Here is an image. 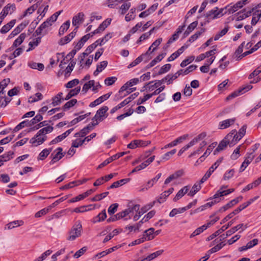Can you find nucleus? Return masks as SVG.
<instances>
[{"label":"nucleus","instance_id":"nucleus-1","mask_svg":"<svg viewBox=\"0 0 261 261\" xmlns=\"http://www.w3.org/2000/svg\"><path fill=\"white\" fill-rule=\"evenodd\" d=\"M243 2H237L233 6L228 5L224 8L219 9L217 7L208 12L207 16H223L225 15H231L238 11L239 8L243 7Z\"/></svg>","mask_w":261,"mask_h":261},{"label":"nucleus","instance_id":"nucleus-2","mask_svg":"<svg viewBox=\"0 0 261 261\" xmlns=\"http://www.w3.org/2000/svg\"><path fill=\"white\" fill-rule=\"evenodd\" d=\"M54 127L51 126H48L40 129L36 135L31 138L30 143L35 146H37L42 144L46 139V134L53 132Z\"/></svg>","mask_w":261,"mask_h":261},{"label":"nucleus","instance_id":"nucleus-3","mask_svg":"<svg viewBox=\"0 0 261 261\" xmlns=\"http://www.w3.org/2000/svg\"><path fill=\"white\" fill-rule=\"evenodd\" d=\"M82 226L80 221L77 222L68 232L67 240L74 241L82 235Z\"/></svg>","mask_w":261,"mask_h":261},{"label":"nucleus","instance_id":"nucleus-4","mask_svg":"<svg viewBox=\"0 0 261 261\" xmlns=\"http://www.w3.org/2000/svg\"><path fill=\"white\" fill-rule=\"evenodd\" d=\"M140 205L138 204H135L132 201H129L127 205V208L121 212V217L123 218L129 216V219L131 218V216L134 214L136 211L139 210Z\"/></svg>","mask_w":261,"mask_h":261},{"label":"nucleus","instance_id":"nucleus-5","mask_svg":"<svg viewBox=\"0 0 261 261\" xmlns=\"http://www.w3.org/2000/svg\"><path fill=\"white\" fill-rule=\"evenodd\" d=\"M261 3L257 5L251 10L247 12V14L244 13V12L240 11L238 13L240 16H249L252 15L253 16H261Z\"/></svg>","mask_w":261,"mask_h":261},{"label":"nucleus","instance_id":"nucleus-6","mask_svg":"<svg viewBox=\"0 0 261 261\" xmlns=\"http://www.w3.org/2000/svg\"><path fill=\"white\" fill-rule=\"evenodd\" d=\"M231 135H226V137L220 142L218 147L214 151V154H216L218 152L224 150L227 145H230Z\"/></svg>","mask_w":261,"mask_h":261},{"label":"nucleus","instance_id":"nucleus-7","mask_svg":"<svg viewBox=\"0 0 261 261\" xmlns=\"http://www.w3.org/2000/svg\"><path fill=\"white\" fill-rule=\"evenodd\" d=\"M109 108L107 106H103L96 112L94 116V118L102 121L103 119L107 117L108 114L107 112L108 111Z\"/></svg>","mask_w":261,"mask_h":261},{"label":"nucleus","instance_id":"nucleus-8","mask_svg":"<svg viewBox=\"0 0 261 261\" xmlns=\"http://www.w3.org/2000/svg\"><path fill=\"white\" fill-rule=\"evenodd\" d=\"M243 199V197L242 196H240L238 197H237L235 199H232L230 201H229L228 203H227L226 205H224L223 206L221 207L218 211L219 212H223L226 211L227 210L231 208L233 205L238 203L239 202L241 201Z\"/></svg>","mask_w":261,"mask_h":261},{"label":"nucleus","instance_id":"nucleus-9","mask_svg":"<svg viewBox=\"0 0 261 261\" xmlns=\"http://www.w3.org/2000/svg\"><path fill=\"white\" fill-rule=\"evenodd\" d=\"M234 220H232L229 221L226 225H223L220 229L217 230L215 233L211 235L207 239L208 240H212L217 236H219L222 232L224 231L225 230L228 229L230 226H231L232 224L234 223Z\"/></svg>","mask_w":261,"mask_h":261},{"label":"nucleus","instance_id":"nucleus-10","mask_svg":"<svg viewBox=\"0 0 261 261\" xmlns=\"http://www.w3.org/2000/svg\"><path fill=\"white\" fill-rule=\"evenodd\" d=\"M62 148L58 147L55 151V152L57 151V152L55 155H54L53 153L51 154V156H53V158L50 162V164H54L55 163L59 161L64 156L65 153L62 152Z\"/></svg>","mask_w":261,"mask_h":261},{"label":"nucleus","instance_id":"nucleus-11","mask_svg":"<svg viewBox=\"0 0 261 261\" xmlns=\"http://www.w3.org/2000/svg\"><path fill=\"white\" fill-rule=\"evenodd\" d=\"M76 33V29H75L71 33L68 35L62 38L59 41L60 45H64L69 43L75 36Z\"/></svg>","mask_w":261,"mask_h":261},{"label":"nucleus","instance_id":"nucleus-12","mask_svg":"<svg viewBox=\"0 0 261 261\" xmlns=\"http://www.w3.org/2000/svg\"><path fill=\"white\" fill-rule=\"evenodd\" d=\"M111 21L112 19L108 18L99 25L97 29L92 32V33L93 34H96L103 31L110 24Z\"/></svg>","mask_w":261,"mask_h":261},{"label":"nucleus","instance_id":"nucleus-13","mask_svg":"<svg viewBox=\"0 0 261 261\" xmlns=\"http://www.w3.org/2000/svg\"><path fill=\"white\" fill-rule=\"evenodd\" d=\"M248 227L247 224H244L243 223L239 224L237 226L233 227L229 230L226 231V236H231V234L235 233L237 231L241 229V232L244 231L245 229Z\"/></svg>","mask_w":261,"mask_h":261},{"label":"nucleus","instance_id":"nucleus-14","mask_svg":"<svg viewBox=\"0 0 261 261\" xmlns=\"http://www.w3.org/2000/svg\"><path fill=\"white\" fill-rule=\"evenodd\" d=\"M15 10V5L9 4L4 7L1 14L2 15V16H6L7 15H10L13 14Z\"/></svg>","mask_w":261,"mask_h":261},{"label":"nucleus","instance_id":"nucleus-15","mask_svg":"<svg viewBox=\"0 0 261 261\" xmlns=\"http://www.w3.org/2000/svg\"><path fill=\"white\" fill-rule=\"evenodd\" d=\"M183 174L184 171L182 170H178L174 172L173 174L170 175L167 178H166L164 184L165 185H167L171 181L178 179L179 177L182 176Z\"/></svg>","mask_w":261,"mask_h":261},{"label":"nucleus","instance_id":"nucleus-16","mask_svg":"<svg viewBox=\"0 0 261 261\" xmlns=\"http://www.w3.org/2000/svg\"><path fill=\"white\" fill-rule=\"evenodd\" d=\"M236 121L235 118L226 119L220 122L219 124V128L221 129H225L233 124Z\"/></svg>","mask_w":261,"mask_h":261},{"label":"nucleus","instance_id":"nucleus-17","mask_svg":"<svg viewBox=\"0 0 261 261\" xmlns=\"http://www.w3.org/2000/svg\"><path fill=\"white\" fill-rule=\"evenodd\" d=\"M224 188V187H221V188L219 190L217 193L213 196V199H218L220 197L227 195L232 192H233L234 190V189H229L227 190H223V189Z\"/></svg>","mask_w":261,"mask_h":261},{"label":"nucleus","instance_id":"nucleus-18","mask_svg":"<svg viewBox=\"0 0 261 261\" xmlns=\"http://www.w3.org/2000/svg\"><path fill=\"white\" fill-rule=\"evenodd\" d=\"M162 175L161 173H159L155 177L153 178L151 180H149L147 184L146 187L145 188H143L140 189V191H144L145 190H147L150 188L152 187L155 183L157 182V181L160 179Z\"/></svg>","mask_w":261,"mask_h":261},{"label":"nucleus","instance_id":"nucleus-19","mask_svg":"<svg viewBox=\"0 0 261 261\" xmlns=\"http://www.w3.org/2000/svg\"><path fill=\"white\" fill-rule=\"evenodd\" d=\"M190 187L188 186H185L183 188L180 189L176 194L174 198H173V201L176 202L181 197H182L189 191Z\"/></svg>","mask_w":261,"mask_h":261},{"label":"nucleus","instance_id":"nucleus-20","mask_svg":"<svg viewBox=\"0 0 261 261\" xmlns=\"http://www.w3.org/2000/svg\"><path fill=\"white\" fill-rule=\"evenodd\" d=\"M173 188H171L168 190L164 191L158 197L157 199V201L160 203L164 202L165 200V199L173 192Z\"/></svg>","mask_w":261,"mask_h":261},{"label":"nucleus","instance_id":"nucleus-21","mask_svg":"<svg viewBox=\"0 0 261 261\" xmlns=\"http://www.w3.org/2000/svg\"><path fill=\"white\" fill-rule=\"evenodd\" d=\"M227 135H231V140H230V146L233 145L241 138H239V135L237 134L236 129L231 130V132Z\"/></svg>","mask_w":261,"mask_h":261},{"label":"nucleus","instance_id":"nucleus-22","mask_svg":"<svg viewBox=\"0 0 261 261\" xmlns=\"http://www.w3.org/2000/svg\"><path fill=\"white\" fill-rule=\"evenodd\" d=\"M63 93L59 92L57 95L53 97L51 105L55 107L58 106L64 100V98L62 97Z\"/></svg>","mask_w":261,"mask_h":261},{"label":"nucleus","instance_id":"nucleus-23","mask_svg":"<svg viewBox=\"0 0 261 261\" xmlns=\"http://www.w3.org/2000/svg\"><path fill=\"white\" fill-rule=\"evenodd\" d=\"M252 87L251 86H248L246 87H245L241 90H240L238 91L234 92L233 93H231L229 95H228L226 97L227 100L231 99L234 97H236L237 96H239L240 93H243V92H245L247 91H248L250 89H251Z\"/></svg>","mask_w":261,"mask_h":261},{"label":"nucleus","instance_id":"nucleus-24","mask_svg":"<svg viewBox=\"0 0 261 261\" xmlns=\"http://www.w3.org/2000/svg\"><path fill=\"white\" fill-rule=\"evenodd\" d=\"M187 47V46L184 45L179 48L176 51L172 54L168 59V62H171L177 58L180 54L184 51L185 49Z\"/></svg>","mask_w":261,"mask_h":261},{"label":"nucleus","instance_id":"nucleus-25","mask_svg":"<svg viewBox=\"0 0 261 261\" xmlns=\"http://www.w3.org/2000/svg\"><path fill=\"white\" fill-rule=\"evenodd\" d=\"M217 144V142H214V143H212L211 145H210L208 146L205 152L204 153L203 155H202L199 158V160L200 162H202L205 159V158L207 156L211 153V152L213 151L214 148L216 146Z\"/></svg>","mask_w":261,"mask_h":261},{"label":"nucleus","instance_id":"nucleus-26","mask_svg":"<svg viewBox=\"0 0 261 261\" xmlns=\"http://www.w3.org/2000/svg\"><path fill=\"white\" fill-rule=\"evenodd\" d=\"M96 47V44L92 43L91 45H89L87 49H86L85 51L82 53L80 56V58H81V62L83 61L85 58L86 56H88L90 53H91L95 48Z\"/></svg>","mask_w":261,"mask_h":261},{"label":"nucleus","instance_id":"nucleus-27","mask_svg":"<svg viewBox=\"0 0 261 261\" xmlns=\"http://www.w3.org/2000/svg\"><path fill=\"white\" fill-rule=\"evenodd\" d=\"M107 218V214L105 210H103L101 213H100L97 216L94 217L92 222L93 223L103 221Z\"/></svg>","mask_w":261,"mask_h":261},{"label":"nucleus","instance_id":"nucleus-28","mask_svg":"<svg viewBox=\"0 0 261 261\" xmlns=\"http://www.w3.org/2000/svg\"><path fill=\"white\" fill-rule=\"evenodd\" d=\"M16 23V20L13 19L8 22L7 24L2 27L0 30V32L2 34H5L7 33L15 24Z\"/></svg>","mask_w":261,"mask_h":261},{"label":"nucleus","instance_id":"nucleus-29","mask_svg":"<svg viewBox=\"0 0 261 261\" xmlns=\"http://www.w3.org/2000/svg\"><path fill=\"white\" fill-rule=\"evenodd\" d=\"M130 178H125L115 181L113 182L109 187H108V189L117 188L119 186H122L123 185L128 182Z\"/></svg>","mask_w":261,"mask_h":261},{"label":"nucleus","instance_id":"nucleus-30","mask_svg":"<svg viewBox=\"0 0 261 261\" xmlns=\"http://www.w3.org/2000/svg\"><path fill=\"white\" fill-rule=\"evenodd\" d=\"M229 27L228 24H226L224 28L221 31L218 32L214 36V40L216 41L219 40L221 37L224 36L228 31Z\"/></svg>","mask_w":261,"mask_h":261},{"label":"nucleus","instance_id":"nucleus-31","mask_svg":"<svg viewBox=\"0 0 261 261\" xmlns=\"http://www.w3.org/2000/svg\"><path fill=\"white\" fill-rule=\"evenodd\" d=\"M153 228H150L144 231V236H146V240H151L154 238Z\"/></svg>","mask_w":261,"mask_h":261},{"label":"nucleus","instance_id":"nucleus-32","mask_svg":"<svg viewBox=\"0 0 261 261\" xmlns=\"http://www.w3.org/2000/svg\"><path fill=\"white\" fill-rule=\"evenodd\" d=\"M57 17H49L42 24H41V28L45 29L52 25V23L56 21Z\"/></svg>","mask_w":261,"mask_h":261},{"label":"nucleus","instance_id":"nucleus-33","mask_svg":"<svg viewBox=\"0 0 261 261\" xmlns=\"http://www.w3.org/2000/svg\"><path fill=\"white\" fill-rule=\"evenodd\" d=\"M70 26V21L69 20L66 21L60 27L59 31V35L61 36L64 34V33L67 31Z\"/></svg>","mask_w":261,"mask_h":261},{"label":"nucleus","instance_id":"nucleus-34","mask_svg":"<svg viewBox=\"0 0 261 261\" xmlns=\"http://www.w3.org/2000/svg\"><path fill=\"white\" fill-rule=\"evenodd\" d=\"M201 188V186L199 184H195L192 187L191 190L188 193V195L192 197Z\"/></svg>","mask_w":261,"mask_h":261},{"label":"nucleus","instance_id":"nucleus-35","mask_svg":"<svg viewBox=\"0 0 261 261\" xmlns=\"http://www.w3.org/2000/svg\"><path fill=\"white\" fill-rule=\"evenodd\" d=\"M154 82L152 81L150 82H149L148 83L146 84L144 87H143V89L141 90V92L144 91L145 90H146L147 91H152L154 90V89H156V86L155 85L153 84L151 85L152 83H153Z\"/></svg>","mask_w":261,"mask_h":261},{"label":"nucleus","instance_id":"nucleus-36","mask_svg":"<svg viewBox=\"0 0 261 261\" xmlns=\"http://www.w3.org/2000/svg\"><path fill=\"white\" fill-rule=\"evenodd\" d=\"M186 211V208L184 207L178 208H173L169 213L170 217H173L178 214H181Z\"/></svg>","mask_w":261,"mask_h":261},{"label":"nucleus","instance_id":"nucleus-37","mask_svg":"<svg viewBox=\"0 0 261 261\" xmlns=\"http://www.w3.org/2000/svg\"><path fill=\"white\" fill-rule=\"evenodd\" d=\"M26 37V35L24 33L21 34L14 41L13 44V46L17 47L21 44L23 41L24 39Z\"/></svg>","mask_w":261,"mask_h":261},{"label":"nucleus","instance_id":"nucleus-38","mask_svg":"<svg viewBox=\"0 0 261 261\" xmlns=\"http://www.w3.org/2000/svg\"><path fill=\"white\" fill-rule=\"evenodd\" d=\"M225 245V244L223 243V242L220 243L210 249L207 252V254H210L211 253L216 252L222 248Z\"/></svg>","mask_w":261,"mask_h":261},{"label":"nucleus","instance_id":"nucleus-39","mask_svg":"<svg viewBox=\"0 0 261 261\" xmlns=\"http://www.w3.org/2000/svg\"><path fill=\"white\" fill-rule=\"evenodd\" d=\"M51 149H44L39 154L38 159L40 160H44L50 153Z\"/></svg>","mask_w":261,"mask_h":261},{"label":"nucleus","instance_id":"nucleus-40","mask_svg":"<svg viewBox=\"0 0 261 261\" xmlns=\"http://www.w3.org/2000/svg\"><path fill=\"white\" fill-rule=\"evenodd\" d=\"M43 119V117L41 114H37L34 118L30 121H28V126H32L38 122H40Z\"/></svg>","mask_w":261,"mask_h":261},{"label":"nucleus","instance_id":"nucleus-41","mask_svg":"<svg viewBox=\"0 0 261 261\" xmlns=\"http://www.w3.org/2000/svg\"><path fill=\"white\" fill-rule=\"evenodd\" d=\"M120 231L118 229H114L112 232L110 233L108 236H107L104 239L103 242L106 243L108 241L110 240L112 238H113L115 236L118 234Z\"/></svg>","mask_w":261,"mask_h":261},{"label":"nucleus","instance_id":"nucleus-42","mask_svg":"<svg viewBox=\"0 0 261 261\" xmlns=\"http://www.w3.org/2000/svg\"><path fill=\"white\" fill-rule=\"evenodd\" d=\"M223 160V158L219 159L208 169L207 171L211 174L216 170L220 165Z\"/></svg>","mask_w":261,"mask_h":261},{"label":"nucleus","instance_id":"nucleus-43","mask_svg":"<svg viewBox=\"0 0 261 261\" xmlns=\"http://www.w3.org/2000/svg\"><path fill=\"white\" fill-rule=\"evenodd\" d=\"M206 136V134L205 133L203 132L200 134H199L197 137H195L193 139H192L191 142L192 143V144L194 145L197 143L199 142L200 141L202 140L203 139H204Z\"/></svg>","mask_w":261,"mask_h":261},{"label":"nucleus","instance_id":"nucleus-44","mask_svg":"<svg viewBox=\"0 0 261 261\" xmlns=\"http://www.w3.org/2000/svg\"><path fill=\"white\" fill-rule=\"evenodd\" d=\"M206 136V134L205 133L203 132L200 134H199L197 137H195L193 139H192L191 142L192 143V144L194 145L197 143L199 142L200 141L202 140L203 139H204Z\"/></svg>","mask_w":261,"mask_h":261},{"label":"nucleus","instance_id":"nucleus-45","mask_svg":"<svg viewBox=\"0 0 261 261\" xmlns=\"http://www.w3.org/2000/svg\"><path fill=\"white\" fill-rule=\"evenodd\" d=\"M206 136V134L205 133L203 132L200 134H199L197 137H195L193 139H192L191 142L192 143V144L194 145L197 143L199 142L200 141L202 140L203 139H204Z\"/></svg>","mask_w":261,"mask_h":261},{"label":"nucleus","instance_id":"nucleus-46","mask_svg":"<svg viewBox=\"0 0 261 261\" xmlns=\"http://www.w3.org/2000/svg\"><path fill=\"white\" fill-rule=\"evenodd\" d=\"M42 95L41 93H37L35 94V96H31L29 98V102L33 103L42 99Z\"/></svg>","mask_w":261,"mask_h":261},{"label":"nucleus","instance_id":"nucleus-47","mask_svg":"<svg viewBox=\"0 0 261 261\" xmlns=\"http://www.w3.org/2000/svg\"><path fill=\"white\" fill-rule=\"evenodd\" d=\"M51 209V208H50V206H48L47 207L43 208L40 211H38V212H37L35 215V217L36 218L41 217V216L46 214Z\"/></svg>","mask_w":261,"mask_h":261},{"label":"nucleus","instance_id":"nucleus-48","mask_svg":"<svg viewBox=\"0 0 261 261\" xmlns=\"http://www.w3.org/2000/svg\"><path fill=\"white\" fill-rule=\"evenodd\" d=\"M130 7V3H126L122 5L120 8V14L124 15Z\"/></svg>","mask_w":261,"mask_h":261},{"label":"nucleus","instance_id":"nucleus-49","mask_svg":"<svg viewBox=\"0 0 261 261\" xmlns=\"http://www.w3.org/2000/svg\"><path fill=\"white\" fill-rule=\"evenodd\" d=\"M94 81L90 80L89 82L86 83L82 88V91L84 92V93H87L88 90L92 88V86H94Z\"/></svg>","mask_w":261,"mask_h":261},{"label":"nucleus","instance_id":"nucleus-50","mask_svg":"<svg viewBox=\"0 0 261 261\" xmlns=\"http://www.w3.org/2000/svg\"><path fill=\"white\" fill-rule=\"evenodd\" d=\"M23 224V222L22 221H14L8 223L7 224V227L8 229H11L17 226H21Z\"/></svg>","mask_w":261,"mask_h":261},{"label":"nucleus","instance_id":"nucleus-51","mask_svg":"<svg viewBox=\"0 0 261 261\" xmlns=\"http://www.w3.org/2000/svg\"><path fill=\"white\" fill-rule=\"evenodd\" d=\"M109 192H106L100 194H97L91 199L92 201H98L105 198L108 194Z\"/></svg>","mask_w":261,"mask_h":261},{"label":"nucleus","instance_id":"nucleus-52","mask_svg":"<svg viewBox=\"0 0 261 261\" xmlns=\"http://www.w3.org/2000/svg\"><path fill=\"white\" fill-rule=\"evenodd\" d=\"M157 8V6L153 5L148 10L144 11L141 13L139 16H147L151 14V12L154 11Z\"/></svg>","mask_w":261,"mask_h":261},{"label":"nucleus","instance_id":"nucleus-53","mask_svg":"<svg viewBox=\"0 0 261 261\" xmlns=\"http://www.w3.org/2000/svg\"><path fill=\"white\" fill-rule=\"evenodd\" d=\"M77 102V100L76 99H72L70 101L67 102L63 106V109L64 110H68L69 109L72 107L74 106L75 104Z\"/></svg>","mask_w":261,"mask_h":261},{"label":"nucleus","instance_id":"nucleus-54","mask_svg":"<svg viewBox=\"0 0 261 261\" xmlns=\"http://www.w3.org/2000/svg\"><path fill=\"white\" fill-rule=\"evenodd\" d=\"M185 138L180 137L176 139V140H174L173 142L169 143L168 144L165 146V148H168V147H171L172 146H174L177 144L178 143H180L182 141V139H184Z\"/></svg>","mask_w":261,"mask_h":261},{"label":"nucleus","instance_id":"nucleus-55","mask_svg":"<svg viewBox=\"0 0 261 261\" xmlns=\"http://www.w3.org/2000/svg\"><path fill=\"white\" fill-rule=\"evenodd\" d=\"M195 59L194 56H190L188 57V58L185 59L182 61V62L180 63V66L181 67H184L186 66L188 64L193 62Z\"/></svg>","mask_w":261,"mask_h":261},{"label":"nucleus","instance_id":"nucleus-56","mask_svg":"<svg viewBox=\"0 0 261 261\" xmlns=\"http://www.w3.org/2000/svg\"><path fill=\"white\" fill-rule=\"evenodd\" d=\"M238 214V212L235 209L233 212L227 215L221 222V224H223L226 221H228L230 219L232 218L234 215Z\"/></svg>","mask_w":261,"mask_h":261},{"label":"nucleus","instance_id":"nucleus-57","mask_svg":"<svg viewBox=\"0 0 261 261\" xmlns=\"http://www.w3.org/2000/svg\"><path fill=\"white\" fill-rule=\"evenodd\" d=\"M118 207V203H114L111 204L108 208V214L110 215L114 214L117 211Z\"/></svg>","mask_w":261,"mask_h":261},{"label":"nucleus","instance_id":"nucleus-58","mask_svg":"<svg viewBox=\"0 0 261 261\" xmlns=\"http://www.w3.org/2000/svg\"><path fill=\"white\" fill-rule=\"evenodd\" d=\"M79 80L78 79H74L68 82L66 85L65 87L67 88H72L79 84Z\"/></svg>","mask_w":261,"mask_h":261},{"label":"nucleus","instance_id":"nucleus-59","mask_svg":"<svg viewBox=\"0 0 261 261\" xmlns=\"http://www.w3.org/2000/svg\"><path fill=\"white\" fill-rule=\"evenodd\" d=\"M14 154V152L11 151H9L7 153L4 154L2 157L3 159L4 162H7L13 158V155Z\"/></svg>","mask_w":261,"mask_h":261},{"label":"nucleus","instance_id":"nucleus-60","mask_svg":"<svg viewBox=\"0 0 261 261\" xmlns=\"http://www.w3.org/2000/svg\"><path fill=\"white\" fill-rule=\"evenodd\" d=\"M117 80V79L115 76L109 77L105 80V83L107 86H111L113 85Z\"/></svg>","mask_w":261,"mask_h":261},{"label":"nucleus","instance_id":"nucleus-61","mask_svg":"<svg viewBox=\"0 0 261 261\" xmlns=\"http://www.w3.org/2000/svg\"><path fill=\"white\" fill-rule=\"evenodd\" d=\"M203 32H204L203 30H201V31L197 32L196 33H195L194 35H192L190 37V38L188 40V42H189L190 43L194 42L195 40H196L199 37V36H200L201 35V34Z\"/></svg>","mask_w":261,"mask_h":261},{"label":"nucleus","instance_id":"nucleus-62","mask_svg":"<svg viewBox=\"0 0 261 261\" xmlns=\"http://www.w3.org/2000/svg\"><path fill=\"white\" fill-rule=\"evenodd\" d=\"M87 247H83L78 251H77L75 254H74V257L77 258L81 256L84 253L87 251Z\"/></svg>","mask_w":261,"mask_h":261},{"label":"nucleus","instance_id":"nucleus-63","mask_svg":"<svg viewBox=\"0 0 261 261\" xmlns=\"http://www.w3.org/2000/svg\"><path fill=\"white\" fill-rule=\"evenodd\" d=\"M171 68V65L170 64H167L163 65L160 69L159 71V74H162L164 73L168 72Z\"/></svg>","mask_w":261,"mask_h":261},{"label":"nucleus","instance_id":"nucleus-64","mask_svg":"<svg viewBox=\"0 0 261 261\" xmlns=\"http://www.w3.org/2000/svg\"><path fill=\"white\" fill-rule=\"evenodd\" d=\"M137 142L138 147H145L151 143L150 141H144L141 140H137Z\"/></svg>","mask_w":261,"mask_h":261}]
</instances>
